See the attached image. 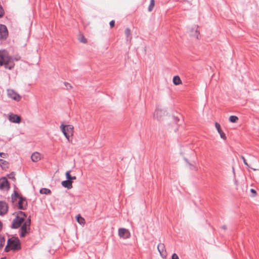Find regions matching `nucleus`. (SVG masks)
<instances>
[{
    "label": "nucleus",
    "instance_id": "obj_2",
    "mask_svg": "<svg viewBox=\"0 0 259 259\" xmlns=\"http://www.w3.org/2000/svg\"><path fill=\"white\" fill-rule=\"evenodd\" d=\"M26 215L24 212L19 211L18 212L15 218L13 220L11 228L12 229H17L19 228L22 223L25 221Z\"/></svg>",
    "mask_w": 259,
    "mask_h": 259
},
{
    "label": "nucleus",
    "instance_id": "obj_36",
    "mask_svg": "<svg viewBox=\"0 0 259 259\" xmlns=\"http://www.w3.org/2000/svg\"><path fill=\"white\" fill-rule=\"evenodd\" d=\"M7 156V154L3 153V152H0V157L3 158H6Z\"/></svg>",
    "mask_w": 259,
    "mask_h": 259
},
{
    "label": "nucleus",
    "instance_id": "obj_29",
    "mask_svg": "<svg viewBox=\"0 0 259 259\" xmlns=\"http://www.w3.org/2000/svg\"><path fill=\"white\" fill-rule=\"evenodd\" d=\"M10 250H12V248L10 246V242H7V244L6 245V246L5 247V251L6 252H8Z\"/></svg>",
    "mask_w": 259,
    "mask_h": 259
},
{
    "label": "nucleus",
    "instance_id": "obj_24",
    "mask_svg": "<svg viewBox=\"0 0 259 259\" xmlns=\"http://www.w3.org/2000/svg\"><path fill=\"white\" fill-rule=\"evenodd\" d=\"M229 121L232 123H235L238 120L237 116L235 115H231L229 117Z\"/></svg>",
    "mask_w": 259,
    "mask_h": 259
},
{
    "label": "nucleus",
    "instance_id": "obj_35",
    "mask_svg": "<svg viewBox=\"0 0 259 259\" xmlns=\"http://www.w3.org/2000/svg\"><path fill=\"white\" fill-rule=\"evenodd\" d=\"M7 164V162L3 159H0V165L2 166V165H6Z\"/></svg>",
    "mask_w": 259,
    "mask_h": 259
},
{
    "label": "nucleus",
    "instance_id": "obj_6",
    "mask_svg": "<svg viewBox=\"0 0 259 259\" xmlns=\"http://www.w3.org/2000/svg\"><path fill=\"white\" fill-rule=\"evenodd\" d=\"M193 155H194V157L191 160V161H189L188 159L184 157V160L186 163V166L190 169L197 170V168L196 166V157L195 155V154L193 152H192Z\"/></svg>",
    "mask_w": 259,
    "mask_h": 259
},
{
    "label": "nucleus",
    "instance_id": "obj_3",
    "mask_svg": "<svg viewBox=\"0 0 259 259\" xmlns=\"http://www.w3.org/2000/svg\"><path fill=\"white\" fill-rule=\"evenodd\" d=\"M31 219L29 218L23 222L20 229V236L23 238L25 236L26 234L28 233L30 229Z\"/></svg>",
    "mask_w": 259,
    "mask_h": 259
},
{
    "label": "nucleus",
    "instance_id": "obj_15",
    "mask_svg": "<svg viewBox=\"0 0 259 259\" xmlns=\"http://www.w3.org/2000/svg\"><path fill=\"white\" fill-rule=\"evenodd\" d=\"M157 249L162 257L166 256V250L165 248L164 244L163 243H159L157 246Z\"/></svg>",
    "mask_w": 259,
    "mask_h": 259
},
{
    "label": "nucleus",
    "instance_id": "obj_41",
    "mask_svg": "<svg viewBox=\"0 0 259 259\" xmlns=\"http://www.w3.org/2000/svg\"><path fill=\"white\" fill-rule=\"evenodd\" d=\"M2 223L0 221V231L2 230Z\"/></svg>",
    "mask_w": 259,
    "mask_h": 259
},
{
    "label": "nucleus",
    "instance_id": "obj_19",
    "mask_svg": "<svg viewBox=\"0 0 259 259\" xmlns=\"http://www.w3.org/2000/svg\"><path fill=\"white\" fill-rule=\"evenodd\" d=\"M31 160L33 162H37L40 159V155L37 152L33 153L31 156Z\"/></svg>",
    "mask_w": 259,
    "mask_h": 259
},
{
    "label": "nucleus",
    "instance_id": "obj_16",
    "mask_svg": "<svg viewBox=\"0 0 259 259\" xmlns=\"http://www.w3.org/2000/svg\"><path fill=\"white\" fill-rule=\"evenodd\" d=\"M197 28L198 26L196 25H195L193 28H192L190 30V35L196 37L197 39H198L199 32H198Z\"/></svg>",
    "mask_w": 259,
    "mask_h": 259
},
{
    "label": "nucleus",
    "instance_id": "obj_11",
    "mask_svg": "<svg viewBox=\"0 0 259 259\" xmlns=\"http://www.w3.org/2000/svg\"><path fill=\"white\" fill-rule=\"evenodd\" d=\"M10 188V184L8 180L5 177L0 179V189L8 190Z\"/></svg>",
    "mask_w": 259,
    "mask_h": 259
},
{
    "label": "nucleus",
    "instance_id": "obj_1",
    "mask_svg": "<svg viewBox=\"0 0 259 259\" xmlns=\"http://www.w3.org/2000/svg\"><path fill=\"white\" fill-rule=\"evenodd\" d=\"M20 57L14 58L9 55V52L5 50H0V66L5 65V68L12 70L15 66L14 61H18Z\"/></svg>",
    "mask_w": 259,
    "mask_h": 259
},
{
    "label": "nucleus",
    "instance_id": "obj_28",
    "mask_svg": "<svg viewBox=\"0 0 259 259\" xmlns=\"http://www.w3.org/2000/svg\"><path fill=\"white\" fill-rule=\"evenodd\" d=\"M154 5H155V2H154V0H151V1H150V5H149V7H148V10H149V11L151 12V11L152 10V9H153V7H154Z\"/></svg>",
    "mask_w": 259,
    "mask_h": 259
},
{
    "label": "nucleus",
    "instance_id": "obj_5",
    "mask_svg": "<svg viewBox=\"0 0 259 259\" xmlns=\"http://www.w3.org/2000/svg\"><path fill=\"white\" fill-rule=\"evenodd\" d=\"M7 242H10V246L11 247L12 250H17L21 248V243L17 237L9 238Z\"/></svg>",
    "mask_w": 259,
    "mask_h": 259
},
{
    "label": "nucleus",
    "instance_id": "obj_20",
    "mask_svg": "<svg viewBox=\"0 0 259 259\" xmlns=\"http://www.w3.org/2000/svg\"><path fill=\"white\" fill-rule=\"evenodd\" d=\"M172 81L174 84L177 85L182 83L181 79L178 75L175 76L173 77Z\"/></svg>",
    "mask_w": 259,
    "mask_h": 259
},
{
    "label": "nucleus",
    "instance_id": "obj_18",
    "mask_svg": "<svg viewBox=\"0 0 259 259\" xmlns=\"http://www.w3.org/2000/svg\"><path fill=\"white\" fill-rule=\"evenodd\" d=\"M61 184L63 187L66 188L68 189H70L72 188V181L68 180L67 179L65 181H63L61 182Z\"/></svg>",
    "mask_w": 259,
    "mask_h": 259
},
{
    "label": "nucleus",
    "instance_id": "obj_4",
    "mask_svg": "<svg viewBox=\"0 0 259 259\" xmlns=\"http://www.w3.org/2000/svg\"><path fill=\"white\" fill-rule=\"evenodd\" d=\"M60 128L65 138L69 140L70 136L73 135V126L70 124L65 125L62 123Z\"/></svg>",
    "mask_w": 259,
    "mask_h": 259
},
{
    "label": "nucleus",
    "instance_id": "obj_27",
    "mask_svg": "<svg viewBox=\"0 0 259 259\" xmlns=\"http://www.w3.org/2000/svg\"><path fill=\"white\" fill-rule=\"evenodd\" d=\"M5 239L4 237L0 235V249L3 247L5 244Z\"/></svg>",
    "mask_w": 259,
    "mask_h": 259
},
{
    "label": "nucleus",
    "instance_id": "obj_13",
    "mask_svg": "<svg viewBox=\"0 0 259 259\" xmlns=\"http://www.w3.org/2000/svg\"><path fill=\"white\" fill-rule=\"evenodd\" d=\"M9 120L12 122L19 123L21 121V117L17 114H11Z\"/></svg>",
    "mask_w": 259,
    "mask_h": 259
},
{
    "label": "nucleus",
    "instance_id": "obj_37",
    "mask_svg": "<svg viewBox=\"0 0 259 259\" xmlns=\"http://www.w3.org/2000/svg\"><path fill=\"white\" fill-rule=\"evenodd\" d=\"M171 259H179V258L176 253H174L172 255Z\"/></svg>",
    "mask_w": 259,
    "mask_h": 259
},
{
    "label": "nucleus",
    "instance_id": "obj_17",
    "mask_svg": "<svg viewBox=\"0 0 259 259\" xmlns=\"http://www.w3.org/2000/svg\"><path fill=\"white\" fill-rule=\"evenodd\" d=\"M215 126L218 131V132L220 134L221 138L224 140H226V135L221 130L220 124L218 122H215Z\"/></svg>",
    "mask_w": 259,
    "mask_h": 259
},
{
    "label": "nucleus",
    "instance_id": "obj_7",
    "mask_svg": "<svg viewBox=\"0 0 259 259\" xmlns=\"http://www.w3.org/2000/svg\"><path fill=\"white\" fill-rule=\"evenodd\" d=\"M166 114V111L157 107L153 114V117L158 120H162L163 116Z\"/></svg>",
    "mask_w": 259,
    "mask_h": 259
},
{
    "label": "nucleus",
    "instance_id": "obj_33",
    "mask_svg": "<svg viewBox=\"0 0 259 259\" xmlns=\"http://www.w3.org/2000/svg\"><path fill=\"white\" fill-rule=\"evenodd\" d=\"M8 177L10 179L15 180V174L14 172H11L10 175H8Z\"/></svg>",
    "mask_w": 259,
    "mask_h": 259
},
{
    "label": "nucleus",
    "instance_id": "obj_40",
    "mask_svg": "<svg viewBox=\"0 0 259 259\" xmlns=\"http://www.w3.org/2000/svg\"><path fill=\"white\" fill-rule=\"evenodd\" d=\"M222 228L223 229H224V230H226V229H227V227H226V226H225V225L223 226L222 227Z\"/></svg>",
    "mask_w": 259,
    "mask_h": 259
},
{
    "label": "nucleus",
    "instance_id": "obj_25",
    "mask_svg": "<svg viewBox=\"0 0 259 259\" xmlns=\"http://www.w3.org/2000/svg\"><path fill=\"white\" fill-rule=\"evenodd\" d=\"M76 220L79 224H82L84 223V219L80 217L79 214H78L76 217Z\"/></svg>",
    "mask_w": 259,
    "mask_h": 259
},
{
    "label": "nucleus",
    "instance_id": "obj_22",
    "mask_svg": "<svg viewBox=\"0 0 259 259\" xmlns=\"http://www.w3.org/2000/svg\"><path fill=\"white\" fill-rule=\"evenodd\" d=\"M70 171H67L66 172L65 175L66 179L70 181H72V180H75L76 177L75 176H71L70 174Z\"/></svg>",
    "mask_w": 259,
    "mask_h": 259
},
{
    "label": "nucleus",
    "instance_id": "obj_8",
    "mask_svg": "<svg viewBox=\"0 0 259 259\" xmlns=\"http://www.w3.org/2000/svg\"><path fill=\"white\" fill-rule=\"evenodd\" d=\"M8 36V30L6 25L0 24V39L5 40Z\"/></svg>",
    "mask_w": 259,
    "mask_h": 259
},
{
    "label": "nucleus",
    "instance_id": "obj_31",
    "mask_svg": "<svg viewBox=\"0 0 259 259\" xmlns=\"http://www.w3.org/2000/svg\"><path fill=\"white\" fill-rule=\"evenodd\" d=\"M79 41L81 42H82V43H86L87 41V39L83 36H82L80 38H79Z\"/></svg>",
    "mask_w": 259,
    "mask_h": 259
},
{
    "label": "nucleus",
    "instance_id": "obj_26",
    "mask_svg": "<svg viewBox=\"0 0 259 259\" xmlns=\"http://www.w3.org/2000/svg\"><path fill=\"white\" fill-rule=\"evenodd\" d=\"M125 34L126 35L127 40L131 39V38L130 37V35H131V30L130 29V28H127L125 29Z\"/></svg>",
    "mask_w": 259,
    "mask_h": 259
},
{
    "label": "nucleus",
    "instance_id": "obj_10",
    "mask_svg": "<svg viewBox=\"0 0 259 259\" xmlns=\"http://www.w3.org/2000/svg\"><path fill=\"white\" fill-rule=\"evenodd\" d=\"M27 206V202L26 198L20 196V199L18 202V207L19 209L25 210L26 209Z\"/></svg>",
    "mask_w": 259,
    "mask_h": 259
},
{
    "label": "nucleus",
    "instance_id": "obj_9",
    "mask_svg": "<svg viewBox=\"0 0 259 259\" xmlns=\"http://www.w3.org/2000/svg\"><path fill=\"white\" fill-rule=\"evenodd\" d=\"M118 235L120 238L127 239L130 237L131 234L127 229L121 228L118 229Z\"/></svg>",
    "mask_w": 259,
    "mask_h": 259
},
{
    "label": "nucleus",
    "instance_id": "obj_39",
    "mask_svg": "<svg viewBox=\"0 0 259 259\" xmlns=\"http://www.w3.org/2000/svg\"><path fill=\"white\" fill-rule=\"evenodd\" d=\"M250 191L252 194H253L254 195L256 194V191L253 189H251Z\"/></svg>",
    "mask_w": 259,
    "mask_h": 259
},
{
    "label": "nucleus",
    "instance_id": "obj_21",
    "mask_svg": "<svg viewBox=\"0 0 259 259\" xmlns=\"http://www.w3.org/2000/svg\"><path fill=\"white\" fill-rule=\"evenodd\" d=\"M20 196H21L19 195L18 193H17L16 191H14L13 194H12L11 195L12 202L14 203V202L16 200L17 198H19L20 199Z\"/></svg>",
    "mask_w": 259,
    "mask_h": 259
},
{
    "label": "nucleus",
    "instance_id": "obj_23",
    "mask_svg": "<svg viewBox=\"0 0 259 259\" xmlns=\"http://www.w3.org/2000/svg\"><path fill=\"white\" fill-rule=\"evenodd\" d=\"M40 194H44L46 195H49L51 193V191L48 188H41L39 190Z\"/></svg>",
    "mask_w": 259,
    "mask_h": 259
},
{
    "label": "nucleus",
    "instance_id": "obj_14",
    "mask_svg": "<svg viewBox=\"0 0 259 259\" xmlns=\"http://www.w3.org/2000/svg\"><path fill=\"white\" fill-rule=\"evenodd\" d=\"M8 211L7 204L3 201H0V215H4Z\"/></svg>",
    "mask_w": 259,
    "mask_h": 259
},
{
    "label": "nucleus",
    "instance_id": "obj_30",
    "mask_svg": "<svg viewBox=\"0 0 259 259\" xmlns=\"http://www.w3.org/2000/svg\"><path fill=\"white\" fill-rule=\"evenodd\" d=\"M240 158L242 159V160H243V161L244 164L245 165H246V166H247L248 167H249V165H248V163L247 162V161H246V159H245V157H244L243 156L241 155V156H240Z\"/></svg>",
    "mask_w": 259,
    "mask_h": 259
},
{
    "label": "nucleus",
    "instance_id": "obj_34",
    "mask_svg": "<svg viewBox=\"0 0 259 259\" xmlns=\"http://www.w3.org/2000/svg\"><path fill=\"white\" fill-rule=\"evenodd\" d=\"M64 85L67 90H69L72 88L71 84L68 82H64Z\"/></svg>",
    "mask_w": 259,
    "mask_h": 259
},
{
    "label": "nucleus",
    "instance_id": "obj_38",
    "mask_svg": "<svg viewBox=\"0 0 259 259\" xmlns=\"http://www.w3.org/2000/svg\"><path fill=\"white\" fill-rule=\"evenodd\" d=\"M109 24L111 27H113L115 25V21L114 20L111 21Z\"/></svg>",
    "mask_w": 259,
    "mask_h": 259
},
{
    "label": "nucleus",
    "instance_id": "obj_12",
    "mask_svg": "<svg viewBox=\"0 0 259 259\" xmlns=\"http://www.w3.org/2000/svg\"><path fill=\"white\" fill-rule=\"evenodd\" d=\"M7 94L9 98L16 101H19L20 99V95L13 90H8Z\"/></svg>",
    "mask_w": 259,
    "mask_h": 259
},
{
    "label": "nucleus",
    "instance_id": "obj_32",
    "mask_svg": "<svg viewBox=\"0 0 259 259\" xmlns=\"http://www.w3.org/2000/svg\"><path fill=\"white\" fill-rule=\"evenodd\" d=\"M173 120L176 123L179 121L180 118L178 116L174 115L172 116Z\"/></svg>",
    "mask_w": 259,
    "mask_h": 259
},
{
    "label": "nucleus",
    "instance_id": "obj_42",
    "mask_svg": "<svg viewBox=\"0 0 259 259\" xmlns=\"http://www.w3.org/2000/svg\"><path fill=\"white\" fill-rule=\"evenodd\" d=\"M1 259H6V257H2Z\"/></svg>",
    "mask_w": 259,
    "mask_h": 259
}]
</instances>
